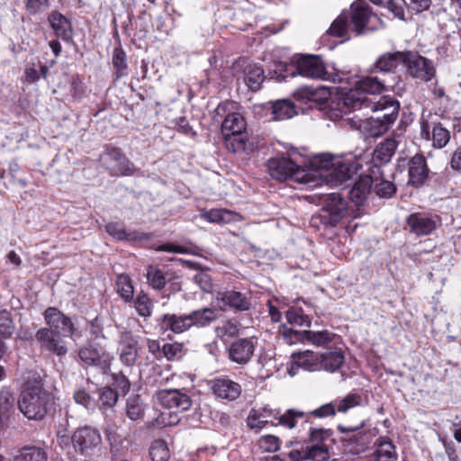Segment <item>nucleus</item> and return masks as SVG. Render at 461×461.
Wrapping results in <instances>:
<instances>
[{
    "instance_id": "obj_53",
    "label": "nucleus",
    "mask_w": 461,
    "mask_h": 461,
    "mask_svg": "<svg viewBox=\"0 0 461 461\" xmlns=\"http://www.w3.org/2000/svg\"><path fill=\"white\" fill-rule=\"evenodd\" d=\"M362 398L360 394L352 393L345 396L343 399L336 402L337 411L346 412L349 409L361 404Z\"/></svg>"
},
{
    "instance_id": "obj_13",
    "label": "nucleus",
    "mask_w": 461,
    "mask_h": 461,
    "mask_svg": "<svg viewBox=\"0 0 461 461\" xmlns=\"http://www.w3.org/2000/svg\"><path fill=\"white\" fill-rule=\"evenodd\" d=\"M382 176V169L379 165L375 164L369 169V174L361 176L350 191V196L354 203L360 204L368 196L374 181H378Z\"/></svg>"
},
{
    "instance_id": "obj_58",
    "label": "nucleus",
    "mask_w": 461,
    "mask_h": 461,
    "mask_svg": "<svg viewBox=\"0 0 461 461\" xmlns=\"http://www.w3.org/2000/svg\"><path fill=\"white\" fill-rule=\"evenodd\" d=\"M407 4L405 0H389L386 5V8L394 15V17L400 20H405V7Z\"/></svg>"
},
{
    "instance_id": "obj_26",
    "label": "nucleus",
    "mask_w": 461,
    "mask_h": 461,
    "mask_svg": "<svg viewBox=\"0 0 461 461\" xmlns=\"http://www.w3.org/2000/svg\"><path fill=\"white\" fill-rule=\"evenodd\" d=\"M49 22L55 33L65 41L72 37V26L69 20L59 12L54 11L49 16Z\"/></svg>"
},
{
    "instance_id": "obj_48",
    "label": "nucleus",
    "mask_w": 461,
    "mask_h": 461,
    "mask_svg": "<svg viewBox=\"0 0 461 461\" xmlns=\"http://www.w3.org/2000/svg\"><path fill=\"white\" fill-rule=\"evenodd\" d=\"M14 409V398L8 389L0 391V420L7 419Z\"/></svg>"
},
{
    "instance_id": "obj_43",
    "label": "nucleus",
    "mask_w": 461,
    "mask_h": 461,
    "mask_svg": "<svg viewBox=\"0 0 461 461\" xmlns=\"http://www.w3.org/2000/svg\"><path fill=\"white\" fill-rule=\"evenodd\" d=\"M304 417L305 413L303 411L289 409L276 417V419L278 420V425L288 429H294L296 426L298 420Z\"/></svg>"
},
{
    "instance_id": "obj_28",
    "label": "nucleus",
    "mask_w": 461,
    "mask_h": 461,
    "mask_svg": "<svg viewBox=\"0 0 461 461\" xmlns=\"http://www.w3.org/2000/svg\"><path fill=\"white\" fill-rule=\"evenodd\" d=\"M405 51L386 52L379 56L375 63V67L378 71L390 72L393 71L398 64L404 62Z\"/></svg>"
},
{
    "instance_id": "obj_42",
    "label": "nucleus",
    "mask_w": 461,
    "mask_h": 461,
    "mask_svg": "<svg viewBox=\"0 0 461 461\" xmlns=\"http://www.w3.org/2000/svg\"><path fill=\"white\" fill-rule=\"evenodd\" d=\"M146 277L153 289L161 290L166 285L165 276L158 266L149 265L147 267Z\"/></svg>"
},
{
    "instance_id": "obj_37",
    "label": "nucleus",
    "mask_w": 461,
    "mask_h": 461,
    "mask_svg": "<svg viewBox=\"0 0 461 461\" xmlns=\"http://www.w3.org/2000/svg\"><path fill=\"white\" fill-rule=\"evenodd\" d=\"M236 213L223 209H212L202 212V217L212 223H228L235 220Z\"/></svg>"
},
{
    "instance_id": "obj_57",
    "label": "nucleus",
    "mask_w": 461,
    "mask_h": 461,
    "mask_svg": "<svg viewBox=\"0 0 461 461\" xmlns=\"http://www.w3.org/2000/svg\"><path fill=\"white\" fill-rule=\"evenodd\" d=\"M113 65L116 70L117 77L126 75L125 53L119 49H115L113 56Z\"/></svg>"
},
{
    "instance_id": "obj_9",
    "label": "nucleus",
    "mask_w": 461,
    "mask_h": 461,
    "mask_svg": "<svg viewBox=\"0 0 461 461\" xmlns=\"http://www.w3.org/2000/svg\"><path fill=\"white\" fill-rule=\"evenodd\" d=\"M101 160L112 176H132L136 168L119 149H112L101 156Z\"/></svg>"
},
{
    "instance_id": "obj_6",
    "label": "nucleus",
    "mask_w": 461,
    "mask_h": 461,
    "mask_svg": "<svg viewBox=\"0 0 461 461\" xmlns=\"http://www.w3.org/2000/svg\"><path fill=\"white\" fill-rule=\"evenodd\" d=\"M270 176L283 181L293 179L296 182H307L305 169L288 158H275L267 161Z\"/></svg>"
},
{
    "instance_id": "obj_50",
    "label": "nucleus",
    "mask_w": 461,
    "mask_h": 461,
    "mask_svg": "<svg viewBox=\"0 0 461 461\" xmlns=\"http://www.w3.org/2000/svg\"><path fill=\"white\" fill-rule=\"evenodd\" d=\"M286 320L292 325H297L300 327L311 326V320L308 315H305L302 309L292 308L286 312Z\"/></svg>"
},
{
    "instance_id": "obj_27",
    "label": "nucleus",
    "mask_w": 461,
    "mask_h": 461,
    "mask_svg": "<svg viewBox=\"0 0 461 461\" xmlns=\"http://www.w3.org/2000/svg\"><path fill=\"white\" fill-rule=\"evenodd\" d=\"M294 100L303 104L309 102H319L326 99L328 93L325 87L312 88V86H303L298 87L293 94Z\"/></svg>"
},
{
    "instance_id": "obj_33",
    "label": "nucleus",
    "mask_w": 461,
    "mask_h": 461,
    "mask_svg": "<svg viewBox=\"0 0 461 461\" xmlns=\"http://www.w3.org/2000/svg\"><path fill=\"white\" fill-rule=\"evenodd\" d=\"M344 363V355L340 350L327 351L321 355V369L333 373Z\"/></svg>"
},
{
    "instance_id": "obj_35",
    "label": "nucleus",
    "mask_w": 461,
    "mask_h": 461,
    "mask_svg": "<svg viewBox=\"0 0 461 461\" xmlns=\"http://www.w3.org/2000/svg\"><path fill=\"white\" fill-rule=\"evenodd\" d=\"M226 149L232 153L245 150L248 140L247 133L222 134Z\"/></svg>"
},
{
    "instance_id": "obj_46",
    "label": "nucleus",
    "mask_w": 461,
    "mask_h": 461,
    "mask_svg": "<svg viewBox=\"0 0 461 461\" xmlns=\"http://www.w3.org/2000/svg\"><path fill=\"white\" fill-rule=\"evenodd\" d=\"M374 189L376 194L380 197L389 198L396 191L395 185L388 180L384 179V174L378 176V181H374Z\"/></svg>"
},
{
    "instance_id": "obj_19",
    "label": "nucleus",
    "mask_w": 461,
    "mask_h": 461,
    "mask_svg": "<svg viewBox=\"0 0 461 461\" xmlns=\"http://www.w3.org/2000/svg\"><path fill=\"white\" fill-rule=\"evenodd\" d=\"M215 303L221 308H233L237 311H248L250 307L249 298L234 290L219 291L215 295Z\"/></svg>"
},
{
    "instance_id": "obj_49",
    "label": "nucleus",
    "mask_w": 461,
    "mask_h": 461,
    "mask_svg": "<svg viewBox=\"0 0 461 461\" xmlns=\"http://www.w3.org/2000/svg\"><path fill=\"white\" fill-rule=\"evenodd\" d=\"M118 394L110 387L101 389L99 395V407L104 412L107 409H111L117 402Z\"/></svg>"
},
{
    "instance_id": "obj_32",
    "label": "nucleus",
    "mask_w": 461,
    "mask_h": 461,
    "mask_svg": "<svg viewBox=\"0 0 461 461\" xmlns=\"http://www.w3.org/2000/svg\"><path fill=\"white\" fill-rule=\"evenodd\" d=\"M389 125L381 119H377L376 115H372L368 119L363 121L359 124V129L366 137L376 138L383 135Z\"/></svg>"
},
{
    "instance_id": "obj_59",
    "label": "nucleus",
    "mask_w": 461,
    "mask_h": 461,
    "mask_svg": "<svg viewBox=\"0 0 461 461\" xmlns=\"http://www.w3.org/2000/svg\"><path fill=\"white\" fill-rule=\"evenodd\" d=\"M194 282L205 293H211L212 290V282L211 276L206 272H199L193 276Z\"/></svg>"
},
{
    "instance_id": "obj_54",
    "label": "nucleus",
    "mask_w": 461,
    "mask_h": 461,
    "mask_svg": "<svg viewBox=\"0 0 461 461\" xmlns=\"http://www.w3.org/2000/svg\"><path fill=\"white\" fill-rule=\"evenodd\" d=\"M153 308L152 301L145 294H139L135 301L137 312L143 317H149Z\"/></svg>"
},
{
    "instance_id": "obj_31",
    "label": "nucleus",
    "mask_w": 461,
    "mask_h": 461,
    "mask_svg": "<svg viewBox=\"0 0 461 461\" xmlns=\"http://www.w3.org/2000/svg\"><path fill=\"white\" fill-rule=\"evenodd\" d=\"M246 129V120L240 113H229L221 124L222 134L244 133Z\"/></svg>"
},
{
    "instance_id": "obj_3",
    "label": "nucleus",
    "mask_w": 461,
    "mask_h": 461,
    "mask_svg": "<svg viewBox=\"0 0 461 461\" xmlns=\"http://www.w3.org/2000/svg\"><path fill=\"white\" fill-rule=\"evenodd\" d=\"M52 400V394L38 384L22 393L18 405L21 412L29 420H39L47 414Z\"/></svg>"
},
{
    "instance_id": "obj_60",
    "label": "nucleus",
    "mask_w": 461,
    "mask_h": 461,
    "mask_svg": "<svg viewBox=\"0 0 461 461\" xmlns=\"http://www.w3.org/2000/svg\"><path fill=\"white\" fill-rule=\"evenodd\" d=\"M330 436L329 430L323 429H312L309 430V443L312 445H325L324 441Z\"/></svg>"
},
{
    "instance_id": "obj_1",
    "label": "nucleus",
    "mask_w": 461,
    "mask_h": 461,
    "mask_svg": "<svg viewBox=\"0 0 461 461\" xmlns=\"http://www.w3.org/2000/svg\"><path fill=\"white\" fill-rule=\"evenodd\" d=\"M312 166L313 176L336 185L353 177L361 167L351 155L334 156L330 153L315 156Z\"/></svg>"
},
{
    "instance_id": "obj_52",
    "label": "nucleus",
    "mask_w": 461,
    "mask_h": 461,
    "mask_svg": "<svg viewBox=\"0 0 461 461\" xmlns=\"http://www.w3.org/2000/svg\"><path fill=\"white\" fill-rule=\"evenodd\" d=\"M307 460L327 461L330 458V451L327 445H310L306 447Z\"/></svg>"
},
{
    "instance_id": "obj_56",
    "label": "nucleus",
    "mask_w": 461,
    "mask_h": 461,
    "mask_svg": "<svg viewBox=\"0 0 461 461\" xmlns=\"http://www.w3.org/2000/svg\"><path fill=\"white\" fill-rule=\"evenodd\" d=\"M14 330V325L10 312L3 311L0 312V334L4 337H11Z\"/></svg>"
},
{
    "instance_id": "obj_5",
    "label": "nucleus",
    "mask_w": 461,
    "mask_h": 461,
    "mask_svg": "<svg viewBox=\"0 0 461 461\" xmlns=\"http://www.w3.org/2000/svg\"><path fill=\"white\" fill-rule=\"evenodd\" d=\"M352 30L357 35L375 32L384 27L383 21L375 14L370 6L364 1L355 2L351 5Z\"/></svg>"
},
{
    "instance_id": "obj_25",
    "label": "nucleus",
    "mask_w": 461,
    "mask_h": 461,
    "mask_svg": "<svg viewBox=\"0 0 461 461\" xmlns=\"http://www.w3.org/2000/svg\"><path fill=\"white\" fill-rule=\"evenodd\" d=\"M241 66L243 67L244 83L253 92L259 90L265 78L264 70L256 64L243 62Z\"/></svg>"
},
{
    "instance_id": "obj_23",
    "label": "nucleus",
    "mask_w": 461,
    "mask_h": 461,
    "mask_svg": "<svg viewBox=\"0 0 461 461\" xmlns=\"http://www.w3.org/2000/svg\"><path fill=\"white\" fill-rule=\"evenodd\" d=\"M428 167L424 156L416 154L409 163V182L415 186L421 185L428 176Z\"/></svg>"
},
{
    "instance_id": "obj_16",
    "label": "nucleus",
    "mask_w": 461,
    "mask_h": 461,
    "mask_svg": "<svg viewBox=\"0 0 461 461\" xmlns=\"http://www.w3.org/2000/svg\"><path fill=\"white\" fill-rule=\"evenodd\" d=\"M44 321L50 330H59L63 337H71L74 333V325L71 320L58 308L49 307L45 310Z\"/></svg>"
},
{
    "instance_id": "obj_8",
    "label": "nucleus",
    "mask_w": 461,
    "mask_h": 461,
    "mask_svg": "<svg viewBox=\"0 0 461 461\" xmlns=\"http://www.w3.org/2000/svg\"><path fill=\"white\" fill-rule=\"evenodd\" d=\"M403 65L411 77L425 82L430 81L436 74L434 64L430 59L410 50L405 51Z\"/></svg>"
},
{
    "instance_id": "obj_12",
    "label": "nucleus",
    "mask_w": 461,
    "mask_h": 461,
    "mask_svg": "<svg viewBox=\"0 0 461 461\" xmlns=\"http://www.w3.org/2000/svg\"><path fill=\"white\" fill-rule=\"evenodd\" d=\"M297 74L312 79H330L326 67L319 56H302L296 62Z\"/></svg>"
},
{
    "instance_id": "obj_29",
    "label": "nucleus",
    "mask_w": 461,
    "mask_h": 461,
    "mask_svg": "<svg viewBox=\"0 0 461 461\" xmlns=\"http://www.w3.org/2000/svg\"><path fill=\"white\" fill-rule=\"evenodd\" d=\"M398 146L394 138H388L380 143L374 151L373 160L381 165L388 163L393 156Z\"/></svg>"
},
{
    "instance_id": "obj_20",
    "label": "nucleus",
    "mask_w": 461,
    "mask_h": 461,
    "mask_svg": "<svg viewBox=\"0 0 461 461\" xmlns=\"http://www.w3.org/2000/svg\"><path fill=\"white\" fill-rule=\"evenodd\" d=\"M410 230L416 235H429L437 228L434 217L424 212H414L406 219Z\"/></svg>"
},
{
    "instance_id": "obj_22",
    "label": "nucleus",
    "mask_w": 461,
    "mask_h": 461,
    "mask_svg": "<svg viewBox=\"0 0 461 461\" xmlns=\"http://www.w3.org/2000/svg\"><path fill=\"white\" fill-rule=\"evenodd\" d=\"M79 357L86 365L105 366L110 362V356L105 349L99 346L88 345L79 350Z\"/></svg>"
},
{
    "instance_id": "obj_45",
    "label": "nucleus",
    "mask_w": 461,
    "mask_h": 461,
    "mask_svg": "<svg viewBox=\"0 0 461 461\" xmlns=\"http://www.w3.org/2000/svg\"><path fill=\"white\" fill-rule=\"evenodd\" d=\"M375 461H397L394 446L390 441L379 443L375 451Z\"/></svg>"
},
{
    "instance_id": "obj_39",
    "label": "nucleus",
    "mask_w": 461,
    "mask_h": 461,
    "mask_svg": "<svg viewBox=\"0 0 461 461\" xmlns=\"http://www.w3.org/2000/svg\"><path fill=\"white\" fill-rule=\"evenodd\" d=\"M350 30L349 15L342 13L338 16L328 30V33L334 37H345Z\"/></svg>"
},
{
    "instance_id": "obj_30",
    "label": "nucleus",
    "mask_w": 461,
    "mask_h": 461,
    "mask_svg": "<svg viewBox=\"0 0 461 461\" xmlns=\"http://www.w3.org/2000/svg\"><path fill=\"white\" fill-rule=\"evenodd\" d=\"M292 358L297 366L306 371L321 370V355L312 351H304L298 354H293Z\"/></svg>"
},
{
    "instance_id": "obj_44",
    "label": "nucleus",
    "mask_w": 461,
    "mask_h": 461,
    "mask_svg": "<svg viewBox=\"0 0 461 461\" xmlns=\"http://www.w3.org/2000/svg\"><path fill=\"white\" fill-rule=\"evenodd\" d=\"M333 334L327 330L322 331H303V339H306L317 347H322L332 341Z\"/></svg>"
},
{
    "instance_id": "obj_64",
    "label": "nucleus",
    "mask_w": 461,
    "mask_h": 461,
    "mask_svg": "<svg viewBox=\"0 0 461 461\" xmlns=\"http://www.w3.org/2000/svg\"><path fill=\"white\" fill-rule=\"evenodd\" d=\"M336 411H337L336 402L335 403L330 402V403H327V404L321 406L320 408L314 410L312 413L317 417H328V416L334 415Z\"/></svg>"
},
{
    "instance_id": "obj_21",
    "label": "nucleus",
    "mask_w": 461,
    "mask_h": 461,
    "mask_svg": "<svg viewBox=\"0 0 461 461\" xmlns=\"http://www.w3.org/2000/svg\"><path fill=\"white\" fill-rule=\"evenodd\" d=\"M386 89L385 86L378 80L377 77H367L358 80L356 83L355 89H350L348 94H346L345 98H347L351 93L357 92V95L363 97L366 100H371L366 95H379L383 93Z\"/></svg>"
},
{
    "instance_id": "obj_55",
    "label": "nucleus",
    "mask_w": 461,
    "mask_h": 461,
    "mask_svg": "<svg viewBox=\"0 0 461 461\" xmlns=\"http://www.w3.org/2000/svg\"><path fill=\"white\" fill-rule=\"evenodd\" d=\"M267 417L257 410H252L247 419L248 426L255 431H259L268 423Z\"/></svg>"
},
{
    "instance_id": "obj_63",
    "label": "nucleus",
    "mask_w": 461,
    "mask_h": 461,
    "mask_svg": "<svg viewBox=\"0 0 461 461\" xmlns=\"http://www.w3.org/2000/svg\"><path fill=\"white\" fill-rule=\"evenodd\" d=\"M69 95L73 99H79L83 95L82 81L77 76H73L69 79Z\"/></svg>"
},
{
    "instance_id": "obj_61",
    "label": "nucleus",
    "mask_w": 461,
    "mask_h": 461,
    "mask_svg": "<svg viewBox=\"0 0 461 461\" xmlns=\"http://www.w3.org/2000/svg\"><path fill=\"white\" fill-rule=\"evenodd\" d=\"M27 12L32 14H40L50 7L49 0H27L25 4Z\"/></svg>"
},
{
    "instance_id": "obj_51",
    "label": "nucleus",
    "mask_w": 461,
    "mask_h": 461,
    "mask_svg": "<svg viewBox=\"0 0 461 461\" xmlns=\"http://www.w3.org/2000/svg\"><path fill=\"white\" fill-rule=\"evenodd\" d=\"M149 455L152 461H167L169 449L163 440H156L149 448Z\"/></svg>"
},
{
    "instance_id": "obj_14",
    "label": "nucleus",
    "mask_w": 461,
    "mask_h": 461,
    "mask_svg": "<svg viewBox=\"0 0 461 461\" xmlns=\"http://www.w3.org/2000/svg\"><path fill=\"white\" fill-rule=\"evenodd\" d=\"M434 118H436V115L431 113H429L427 117L422 116L420 121L421 136L426 140H429L430 130H432L433 146L443 148L449 140V132L445 128L438 125L436 122L433 121Z\"/></svg>"
},
{
    "instance_id": "obj_7",
    "label": "nucleus",
    "mask_w": 461,
    "mask_h": 461,
    "mask_svg": "<svg viewBox=\"0 0 461 461\" xmlns=\"http://www.w3.org/2000/svg\"><path fill=\"white\" fill-rule=\"evenodd\" d=\"M72 443L75 449L82 455L91 456L100 448L102 437L97 429L85 426L73 433Z\"/></svg>"
},
{
    "instance_id": "obj_10",
    "label": "nucleus",
    "mask_w": 461,
    "mask_h": 461,
    "mask_svg": "<svg viewBox=\"0 0 461 461\" xmlns=\"http://www.w3.org/2000/svg\"><path fill=\"white\" fill-rule=\"evenodd\" d=\"M59 330L41 328L35 333V339L41 349L51 352L59 357L65 356L68 347Z\"/></svg>"
},
{
    "instance_id": "obj_38",
    "label": "nucleus",
    "mask_w": 461,
    "mask_h": 461,
    "mask_svg": "<svg viewBox=\"0 0 461 461\" xmlns=\"http://www.w3.org/2000/svg\"><path fill=\"white\" fill-rule=\"evenodd\" d=\"M144 402L140 395H131L127 399L126 414L131 420H138L144 416Z\"/></svg>"
},
{
    "instance_id": "obj_11",
    "label": "nucleus",
    "mask_w": 461,
    "mask_h": 461,
    "mask_svg": "<svg viewBox=\"0 0 461 461\" xmlns=\"http://www.w3.org/2000/svg\"><path fill=\"white\" fill-rule=\"evenodd\" d=\"M142 347L138 337L130 331H122L119 337L118 354L120 361L126 366H133Z\"/></svg>"
},
{
    "instance_id": "obj_47",
    "label": "nucleus",
    "mask_w": 461,
    "mask_h": 461,
    "mask_svg": "<svg viewBox=\"0 0 461 461\" xmlns=\"http://www.w3.org/2000/svg\"><path fill=\"white\" fill-rule=\"evenodd\" d=\"M280 439L271 434L261 436L257 442L258 448L263 452L274 453L280 448Z\"/></svg>"
},
{
    "instance_id": "obj_36",
    "label": "nucleus",
    "mask_w": 461,
    "mask_h": 461,
    "mask_svg": "<svg viewBox=\"0 0 461 461\" xmlns=\"http://www.w3.org/2000/svg\"><path fill=\"white\" fill-rule=\"evenodd\" d=\"M14 461H47V454L38 447H24L14 456Z\"/></svg>"
},
{
    "instance_id": "obj_24",
    "label": "nucleus",
    "mask_w": 461,
    "mask_h": 461,
    "mask_svg": "<svg viewBox=\"0 0 461 461\" xmlns=\"http://www.w3.org/2000/svg\"><path fill=\"white\" fill-rule=\"evenodd\" d=\"M191 323L189 314H164L160 320L161 328L169 330L174 333H182L189 330L192 327Z\"/></svg>"
},
{
    "instance_id": "obj_15",
    "label": "nucleus",
    "mask_w": 461,
    "mask_h": 461,
    "mask_svg": "<svg viewBox=\"0 0 461 461\" xmlns=\"http://www.w3.org/2000/svg\"><path fill=\"white\" fill-rule=\"evenodd\" d=\"M257 343L254 337L236 339L229 348L230 359L239 365H246L251 359Z\"/></svg>"
},
{
    "instance_id": "obj_18",
    "label": "nucleus",
    "mask_w": 461,
    "mask_h": 461,
    "mask_svg": "<svg viewBox=\"0 0 461 461\" xmlns=\"http://www.w3.org/2000/svg\"><path fill=\"white\" fill-rule=\"evenodd\" d=\"M157 399L161 405L167 409H176L177 411H184L190 408V397L176 389H165L160 390L157 393Z\"/></svg>"
},
{
    "instance_id": "obj_2",
    "label": "nucleus",
    "mask_w": 461,
    "mask_h": 461,
    "mask_svg": "<svg viewBox=\"0 0 461 461\" xmlns=\"http://www.w3.org/2000/svg\"><path fill=\"white\" fill-rule=\"evenodd\" d=\"M344 105L352 110L369 109L377 116V119H381L388 125L396 120L399 112V103L391 97L384 96L377 102H374L359 97L357 92L351 93L344 99Z\"/></svg>"
},
{
    "instance_id": "obj_17",
    "label": "nucleus",
    "mask_w": 461,
    "mask_h": 461,
    "mask_svg": "<svg viewBox=\"0 0 461 461\" xmlns=\"http://www.w3.org/2000/svg\"><path fill=\"white\" fill-rule=\"evenodd\" d=\"M210 389L215 397L227 400L235 401L241 393V386L226 377H218L209 382Z\"/></svg>"
},
{
    "instance_id": "obj_40",
    "label": "nucleus",
    "mask_w": 461,
    "mask_h": 461,
    "mask_svg": "<svg viewBox=\"0 0 461 461\" xmlns=\"http://www.w3.org/2000/svg\"><path fill=\"white\" fill-rule=\"evenodd\" d=\"M272 108L275 120L289 119L296 113L294 104L288 100H278Z\"/></svg>"
},
{
    "instance_id": "obj_4",
    "label": "nucleus",
    "mask_w": 461,
    "mask_h": 461,
    "mask_svg": "<svg viewBox=\"0 0 461 461\" xmlns=\"http://www.w3.org/2000/svg\"><path fill=\"white\" fill-rule=\"evenodd\" d=\"M322 207L318 215L312 218L313 224L319 221L326 227L336 226L346 215L348 203L338 193L322 194Z\"/></svg>"
},
{
    "instance_id": "obj_62",
    "label": "nucleus",
    "mask_w": 461,
    "mask_h": 461,
    "mask_svg": "<svg viewBox=\"0 0 461 461\" xmlns=\"http://www.w3.org/2000/svg\"><path fill=\"white\" fill-rule=\"evenodd\" d=\"M106 231L118 240H131V236L127 234L125 230L118 223L110 222L105 226Z\"/></svg>"
},
{
    "instance_id": "obj_41",
    "label": "nucleus",
    "mask_w": 461,
    "mask_h": 461,
    "mask_svg": "<svg viewBox=\"0 0 461 461\" xmlns=\"http://www.w3.org/2000/svg\"><path fill=\"white\" fill-rule=\"evenodd\" d=\"M117 292L121 297L130 302L133 298L134 287L129 276L121 274L116 279Z\"/></svg>"
},
{
    "instance_id": "obj_34",
    "label": "nucleus",
    "mask_w": 461,
    "mask_h": 461,
    "mask_svg": "<svg viewBox=\"0 0 461 461\" xmlns=\"http://www.w3.org/2000/svg\"><path fill=\"white\" fill-rule=\"evenodd\" d=\"M189 317L191 319L192 327H204L217 319V312L212 308H203L193 311L189 313Z\"/></svg>"
}]
</instances>
